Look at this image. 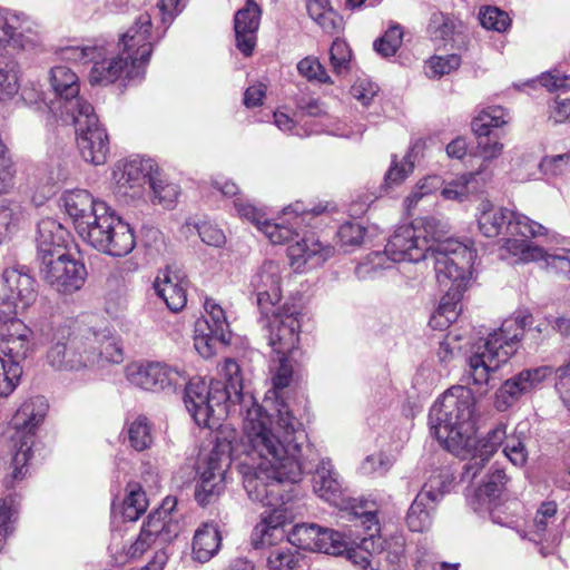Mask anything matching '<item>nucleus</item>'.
<instances>
[{
	"label": "nucleus",
	"mask_w": 570,
	"mask_h": 570,
	"mask_svg": "<svg viewBox=\"0 0 570 570\" xmlns=\"http://www.w3.org/2000/svg\"><path fill=\"white\" fill-rule=\"evenodd\" d=\"M220 373L224 380L207 384L193 379L185 386V406L196 424L218 428L213 449L198 462L195 501L205 508L218 500L226 471L235 459L249 499L278 507L285 502L282 484L295 483L309 471L302 460L307 442L304 426L283 401L277 402L274 422L253 395L244 392L236 361L227 358Z\"/></svg>",
	"instance_id": "1"
},
{
	"label": "nucleus",
	"mask_w": 570,
	"mask_h": 570,
	"mask_svg": "<svg viewBox=\"0 0 570 570\" xmlns=\"http://www.w3.org/2000/svg\"><path fill=\"white\" fill-rule=\"evenodd\" d=\"M234 206L242 218L256 225L273 244L294 242L287 247V255L292 265L297 268L307 263L313 266L323 264L334 253V247L321 243L313 232H305L299 237L298 232L294 230V228L309 222L311 218L324 213L325 207L316 206L307 210L299 203L288 206L284 209V216L293 215V217L292 220L287 219L286 225L284 222H269L262 209L243 198H236Z\"/></svg>",
	"instance_id": "2"
},
{
	"label": "nucleus",
	"mask_w": 570,
	"mask_h": 570,
	"mask_svg": "<svg viewBox=\"0 0 570 570\" xmlns=\"http://www.w3.org/2000/svg\"><path fill=\"white\" fill-rule=\"evenodd\" d=\"M472 243L456 239L444 240L436 249L435 274L441 286L446 288L430 320L434 328L444 330L454 323L461 311V299L471 278V268L476 257Z\"/></svg>",
	"instance_id": "3"
},
{
	"label": "nucleus",
	"mask_w": 570,
	"mask_h": 570,
	"mask_svg": "<svg viewBox=\"0 0 570 570\" xmlns=\"http://www.w3.org/2000/svg\"><path fill=\"white\" fill-rule=\"evenodd\" d=\"M474 405L472 390L455 385L446 390L430 409L431 434L455 455H461L471 445Z\"/></svg>",
	"instance_id": "4"
},
{
	"label": "nucleus",
	"mask_w": 570,
	"mask_h": 570,
	"mask_svg": "<svg viewBox=\"0 0 570 570\" xmlns=\"http://www.w3.org/2000/svg\"><path fill=\"white\" fill-rule=\"evenodd\" d=\"M531 324V315L505 320L499 330L490 333L485 340L475 345L468 358L466 383L479 386L480 394H487L488 387L494 386L491 384L492 373L515 353L525 327Z\"/></svg>",
	"instance_id": "5"
},
{
	"label": "nucleus",
	"mask_w": 570,
	"mask_h": 570,
	"mask_svg": "<svg viewBox=\"0 0 570 570\" xmlns=\"http://www.w3.org/2000/svg\"><path fill=\"white\" fill-rule=\"evenodd\" d=\"M36 328L51 343L47 352L48 364L58 371L78 372L90 368L88 342L85 330L75 334L68 320L60 315L38 320Z\"/></svg>",
	"instance_id": "6"
},
{
	"label": "nucleus",
	"mask_w": 570,
	"mask_h": 570,
	"mask_svg": "<svg viewBox=\"0 0 570 570\" xmlns=\"http://www.w3.org/2000/svg\"><path fill=\"white\" fill-rule=\"evenodd\" d=\"M48 403L43 396H35L24 401L14 413L11 424L14 432L11 435L14 454L11 461V473L4 479L8 488L21 481L28 473L27 463L31 456L35 433L43 421Z\"/></svg>",
	"instance_id": "7"
},
{
	"label": "nucleus",
	"mask_w": 570,
	"mask_h": 570,
	"mask_svg": "<svg viewBox=\"0 0 570 570\" xmlns=\"http://www.w3.org/2000/svg\"><path fill=\"white\" fill-rule=\"evenodd\" d=\"M101 217L80 237L95 249L114 257H124L136 246L134 232L111 207L99 206Z\"/></svg>",
	"instance_id": "8"
},
{
	"label": "nucleus",
	"mask_w": 570,
	"mask_h": 570,
	"mask_svg": "<svg viewBox=\"0 0 570 570\" xmlns=\"http://www.w3.org/2000/svg\"><path fill=\"white\" fill-rule=\"evenodd\" d=\"M480 232L485 237H497L503 233L511 236L537 237L547 228L528 216L503 207H495L485 200L480 204L478 217Z\"/></svg>",
	"instance_id": "9"
},
{
	"label": "nucleus",
	"mask_w": 570,
	"mask_h": 570,
	"mask_svg": "<svg viewBox=\"0 0 570 570\" xmlns=\"http://www.w3.org/2000/svg\"><path fill=\"white\" fill-rule=\"evenodd\" d=\"M153 18L149 12L140 13L134 23L120 36V55L129 62L130 78H144L154 50Z\"/></svg>",
	"instance_id": "10"
},
{
	"label": "nucleus",
	"mask_w": 570,
	"mask_h": 570,
	"mask_svg": "<svg viewBox=\"0 0 570 570\" xmlns=\"http://www.w3.org/2000/svg\"><path fill=\"white\" fill-rule=\"evenodd\" d=\"M175 504V500L167 499L159 509L148 515L136 540L125 550L129 559L141 557L154 546L168 544L178 535L180 527L171 515Z\"/></svg>",
	"instance_id": "11"
},
{
	"label": "nucleus",
	"mask_w": 570,
	"mask_h": 570,
	"mask_svg": "<svg viewBox=\"0 0 570 570\" xmlns=\"http://www.w3.org/2000/svg\"><path fill=\"white\" fill-rule=\"evenodd\" d=\"M76 128L77 144L82 158L94 165H102L109 154V138L91 105H82L79 114L67 118Z\"/></svg>",
	"instance_id": "12"
},
{
	"label": "nucleus",
	"mask_w": 570,
	"mask_h": 570,
	"mask_svg": "<svg viewBox=\"0 0 570 570\" xmlns=\"http://www.w3.org/2000/svg\"><path fill=\"white\" fill-rule=\"evenodd\" d=\"M442 243L431 244L421 228L414 225H402L394 230L387 240L384 255L395 263H419L432 259L435 264L436 249Z\"/></svg>",
	"instance_id": "13"
},
{
	"label": "nucleus",
	"mask_w": 570,
	"mask_h": 570,
	"mask_svg": "<svg viewBox=\"0 0 570 570\" xmlns=\"http://www.w3.org/2000/svg\"><path fill=\"white\" fill-rule=\"evenodd\" d=\"M206 316L195 325L194 346L205 358L213 356L218 345L230 343L232 331L225 311L213 298L204 304Z\"/></svg>",
	"instance_id": "14"
},
{
	"label": "nucleus",
	"mask_w": 570,
	"mask_h": 570,
	"mask_svg": "<svg viewBox=\"0 0 570 570\" xmlns=\"http://www.w3.org/2000/svg\"><path fill=\"white\" fill-rule=\"evenodd\" d=\"M301 312L294 305L273 307L266 325L268 345L276 354H294L299 341Z\"/></svg>",
	"instance_id": "15"
},
{
	"label": "nucleus",
	"mask_w": 570,
	"mask_h": 570,
	"mask_svg": "<svg viewBox=\"0 0 570 570\" xmlns=\"http://www.w3.org/2000/svg\"><path fill=\"white\" fill-rule=\"evenodd\" d=\"M126 377L130 384L151 392L175 390L186 383L184 372L159 362H134L127 365Z\"/></svg>",
	"instance_id": "16"
},
{
	"label": "nucleus",
	"mask_w": 570,
	"mask_h": 570,
	"mask_svg": "<svg viewBox=\"0 0 570 570\" xmlns=\"http://www.w3.org/2000/svg\"><path fill=\"white\" fill-rule=\"evenodd\" d=\"M42 277L55 291L71 294L83 285L87 271L85 265L68 254H59L41 263Z\"/></svg>",
	"instance_id": "17"
},
{
	"label": "nucleus",
	"mask_w": 570,
	"mask_h": 570,
	"mask_svg": "<svg viewBox=\"0 0 570 570\" xmlns=\"http://www.w3.org/2000/svg\"><path fill=\"white\" fill-rule=\"evenodd\" d=\"M552 368L549 366H539L534 368H527L507 380L495 392L494 407L504 412L513 406L522 395L532 392L538 387L549 375Z\"/></svg>",
	"instance_id": "18"
},
{
	"label": "nucleus",
	"mask_w": 570,
	"mask_h": 570,
	"mask_svg": "<svg viewBox=\"0 0 570 570\" xmlns=\"http://www.w3.org/2000/svg\"><path fill=\"white\" fill-rule=\"evenodd\" d=\"M1 284L0 299L14 312L27 308L37 298L36 279L26 266L4 269Z\"/></svg>",
	"instance_id": "19"
},
{
	"label": "nucleus",
	"mask_w": 570,
	"mask_h": 570,
	"mask_svg": "<svg viewBox=\"0 0 570 570\" xmlns=\"http://www.w3.org/2000/svg\"><path fill=\"white\" fill-rule=\"evenodd\" d=\"M50 83L58 98L55 107L61 117L79 114L82 105H90L79 96L80 85L77 73L67 66H56L50 70Z\"/></svg>",
	"instance_id": "20"
},
{
	"label": "nucleus",
	"mask_w": 570,
	"mask_h": 570,
	"mask_svg": "<svg viewBox=\"0 0 570 570\" xmlns=\"http://www.w3.org/2000/svg\"><path fill=\"white\" fill-rule=\"evenodd\" d=\"M61 202L79 237L95 224L96 217L102 216L99 206L109 207L107 203L95 199L86 189L67 190L62 194Z\"/></svg>",
	"instance_id": "21"
},
{
	"label": "nucleus",
	"mask_w": 570,
	"mask_h": 570,
	"mask_svg": "<svg viewBox=\"0 0 570 570\" xmlns=\"http://www.w3.org/2000/svg\"><path fill=\"white\" fill-rule=\"evenodd\" d=\"M504 248L512 255H519L524 262L543 261L546 268L570 278V249L559 248L553 252L534 246L525 239L508 238Z\"/></svg>",
	"instance_id": "22"
},
{
	"label": "nucleus",
	"mask_w": 570,
	"mask_h": 570,
	"mask_svg": "<svg viewBox=\"0 0 570 570\" xmlns=\"http://www.w3.org/2000/svg\"><path fill=\"white\" fill-rule=\"evenodd\" d=\"M281 267L273 261L264 262L250 279V286L263 316H268L281 301Z\"/></svg>",
	"instance_id": "23"
},
{
	"label": "nucleus",
	"mask_w": 570,
	"mask_h": 570,
	"mask_svg": "<svg viewBox=\"0 0 570 570\" xmlns=\"http://www.w3.org/2000/svg\"><path fill=\"white\" fill-rule=\"evenodd\" d=\"M157 174L154 160L135 157L127 159L114 173L118 189L124 195L140 196L142 187L150 185V178Z\"/></svg>",
	"instance_id": "24"
},
{
	"label": "nucleus",
	"mask_w": 570,
	"mask_h": 570,
	"mask_svg": "<svg viewBox=\"0 0 570 570\" xmlns=\"http://www.w3.org/2000/svg\"><path fill=\"white\" fill-rule=\"evenodd\" d=\"M262 9L255 0H246L245 6L234 16L236 48L249 57L256 46L257 31L261 23Z\"/></svg>",
	"instance_id": "25"
},
{
	"label": "nucleus",
	"mask_w": 570,
	"mask_h": 570,
	"mask_svg": "<svg viewBox=\"0 0 570 570\" xmlns=\"http://www.w3.org/2000/svg\"><path fill=\"white\" fill-rule=\"evenodd\" d=\"M154 288L171 312H180L186 306L185 276L178 269L167 266L164 271H160L154 281Z\"/></svg>",
	"instance_id": "26"
},
{
	"label": "nucleus",
	"mask_w": 570,
	"mask_h": 570,
	"mask_svg": "<svg viewBox=\"0 0 570 570\" xmlns=\"http://www.w3.org/2000/svg\"><path fill=\"white\" fill-rule=\"evenodd\" d=\"M85 338L88 342L89 356L92 357L90 367L122 362V348L109 330L85 328Z\"/></svg>",
	"instance_id": "27"
},
{
	"label": "nucleus",
	"mask_w": 570,
	"mask_h": 570,
	"mask_svg": "<svg viewBox=\"0 0 570 570\" xmlns=\"http://www.w3.org/2000/svg\"><path fill=\"white\" fill-rule=\"evenodd\" d=\"M68 230L56 219L45 218L39 222L37 230L38 258L46 262L50 258L65 254L68 240Z\"/></svg>",
	"instance_id": "28"
},
{
	"label": "nucleus",
	"mask_w": 570,
	"mask_h": 570,
	"mask_svg": "<svg viewBox=\"0 0 570 570\" xmlns=\"http://www.w3.org/2000/svg\"><path fill=\"white\" fill-rule=\"evenodd\" d=\"M220 547L222 534L218 525L214 522H205L194 533L191 558L197 562L206 563L218 553Z\"/></svg>",
	"instance_id": "29"
},
{
	"label": "nucleus",
	"mask_w": 570,
	"mask_h": 570,
	"mask_svg": "<svg viewBox=\"0 0 570 570\" xmlns=\"http://www.w3.org/2000/svg\"><path fill=\"white\" fill-rule=\"evenodd\" d=\"M315 493L331 504L338 505L341 499V484L333 471L330 460H321L313 476Z\"/></svg>",
	"instance_id": "30"
},
{
	"label": "nucleus",
	"mask_w": 570,
	"mask_h": 570,
	"mask_svg": "<svg viewBox=\"0 0 570 570\" xmlns=\"http://www.w3.org/2000/svg\"><path fill=\"white\" fill-rule=\"evenodd\" d=\"M130 62L119 53L111 59L96 61L90 70L89 79L92 85H109L125 75L129 80H141L142 78H130L128 75Z\"/></svg>",
	"instance_id": "31"
},
{
	"label": "nucleus",
	"mask_w": 570,
	"mask_h": 570,
	"mask_svg": "<svg viewBox=\"0 0 570 570\" xmlns=\"http://www.w3.org/2000/svg\"><path fill=\"white\" fill-rule=\"evenodd\" d=\"M453 481L454 475L449 468H439L425 481L417 497L436 504L450 491Z\"/></svg>",
	"instance_id": "32"
},
{
	"label": "nucleus",
	"mask_w": 570,
	"mask_h": 570,
	"mask_svg": "<svg viewBox=\"0 0 570 570\" xmlns=\"http://www.w3.org/2000/svg\"><path fill=\"white\" fill-rule=\"evenodd\" d=\"M508 476L503 469L494 466L487 474L483 484L475 491V497L481 503L492 505L500 499L505 489Z\"/></svg>",
	"instance_id": "33"
},
{
	"label": "nucleus",
	"mask_w": 570,
	"mask_h": 570,
	"mask_svg": "<svg viewBox=\"0 0 570 570\" xmlns=\"http://www.w3.org/2000/svg\"><path fill=\"white\" fill-rule=\"evenodd\" d=\"M19 507L20 501L16 494L0 499V552L4 549L8 538L16 531Z\"/></svg>",
	"instance_id": "34"
},
{
	"label": "nucleus",
	"mask_w": 570,
	"mask_h": 570,
	"mask_svg": "<svg viewBox=\"0 0 570 570\" xmlns=\"http://www.w3.org/2000/svg\"><path fill=\"white\" fill-rule=\"evenodd\" d=\"M436 504L425 501L416 495L413 503L411 504L407 515L406 524L413 532H423L428 530L432 524V512Z\"/></svg>",
	"instance_id": "35"
},
{
	"label": "nucleus",
	"mask_w": 570,
	"mask_h": 570,
	"mask_svg": "<svg viewBox=\"0 0 570 570\" xmlns=\"http://www.w3.org/2000/svg\"><path fill=\"white\" fill-rule=\"evenodd\" d=\"M384 542L381 537H375L374 533H370L368 537H364L356 551H353L350 554V558L353 559L354 563L361 566L362 569L367 570L374 569L372 564V559L374 557H380L384 552Z\"/></svg>",
	"instance_id": "36"
},
{
	"label": "nucleus",
	"mask_w": 570,
	"mask_h": 570,
	"mask_svg": "<svg viewBox=\"0 0 570 570\" xmlns=\"http://www.w3.org/2000/svg\"><path fill=\"white\" fill-rule=\"evenodd\" d=\"M24 218V209L19 203L8 200L0 205V233L3 240L20 228Z\"/></svg>",
	"instance_id": "37"
},
{
	"label": "nucleus",
	"mask_w": 570,
	"mask_h": 570,
	"mask_svg": "<svg viewBox=\"0 0 570 570\" xmlns=\"http://www.w3.org/2000/svg\"><path fill=\"white\" fill-rule=\"evenodd\" d=\"M127 495L122 502V518L125 521H136L146 512L148 500L141 487L137 483L127 485Z\"/></svg>",
	"instance_id": "38"
},
{
	"label": "nucleus",
	"mask_w": 570,
	"mask_h": 570,
	"mask_svg": "<svg viewBox=\"0 0 570 570\" xmlns=\"http://www.w3.org/2000/svg\"><path fill=\"white\" fill-rule=\"evenodd\" d=\"M508 122L507 112L502 107L493 106L482 110L471 124L475 135H491L492 128H500Z\"/></svg>",
	"instance_id": "39"
},
{
	"label": "nucleus",
	"mask_w": 570,
	"mask_h": 570,
	"mask_svg": "<svg viewBox=\"0 0 570 570\" xmlns=\"http://www.w3.org/2000/svg\"><path fill=\"white\" fill-rule=\"evenodd\" d=\"M158 173L150 178L149 188L153 193V203L163 206L164 208H171L179 195V188L176 184L168 183L158 177Z\"/></svg>",
	"instance_id": "40"
},
{
	"label": "nucleus",
	"mask_w": 570,
	"mask_h": 570,
	"mask_svg": "<svg viewBox=\"0 0 570 570\" xmlns=\"http://www.w3.org/2000/svg\"><path fill=\"white\" fill-rule=\"evenodd\" d=\"M20 28L19 18L16 14H11V19L8 26V39L3 40L1 46H10L13 49L19 50H31L39 45V37L37 33L29 32L26 35L23 31L17 32Z\"/></svg>",
	"instance_id": "41"
},
{
	"label": "nucleus",
	"mask_w": 570,
	"mask_h": 570,
	"mask_svg": "<svg viewBox=\"0 0 570 570\" xmlns=\"http://www.w3.org/2000/svg\"><path fill=\"white\" fill-rule=\"evenodd\" d=\"M18 66L0 58V100L12 98L19 90Z\"/></svg>",
	"instance_id": "42"
},
{
	"label": "nucleus",
	"mask_w": 570,
	"mask_h": 570,
	"mask_svg": "<svg viewBox=\"0 0 570 570\" xmlns=\"http://www.w3.org/2000/svg\"><path fill=\"white\" fill-rule=\"evenodd\" d=\"M302 556L292 548H277L269 552L267 564L271 570H298Z\"/></svg>",
	"instance_id": "43"
},
{
	"label": "nucleus",
	"mask_w": 570,
	"mask_h": 570,
	"mask_svg": "<svg viewBox=\"0 0 570 570\" xmlns=\"http://www.w3.org/2000/svg\"><path fill=\"white\" fill-rule=\"evenodd\" d=\"M22 375V366L0 357V397L9 396L18 386Z\"/></svg>",
	"instance_id": "44"
},
{
	"label": "nucleus",
	"mask_w": 570,
	"mask_h": 570,
	"mask_svg": "<svg viewBox=\"0 0 570 570\" xmlns=\"http://www.w3.org/2000/svg\"><path fill=\"white\" fill-rule=\"evenodd\" d=\"M130 445L136 451H144L153 443L151 428L145 416H138L128 429Z\"/></svg>",
	"instance_id": "45"
},
{
	"label": "nucleus",
	"mask_w": 570,
	"mask_h": 570,
	"mask_svg": "<svg viewBox=\"0 0 570 570\" xmlns=\"http://www.w3.org/2000/svg\"><path fill=\"white\" fill-rule=\"evenodd\" d=\"M320 527L311 523L296 524L289 533V541L299 549L315 551Z\"/></svg>",
	"instance_id": "46"
},
{
	"label": "nucleus",
	"mask_w": 570,
	"mask_h": 570,
	"mask_svg": "<svg viewBox=\"0 0 570 570\" xmlns=\"http://www.w3.org/2000/svg\"><path fill=\"white\" fill-rule=\"evenodd\" d=\"M403 41L401 26L390 27L385 33L373 43L374 50L382 57L387 58L396 53Z\"/></svg>",
	"instance_id": "47"
},
{
	"label": "nucleus",
	"mask_w": 570,
	"mask_h": 570,
	"mask_svg": "<svg viewBox=\"0 0 570 570\" xmlns=\"http://www.w3.org/2000/svg\"><path fill=\"white\" fill-rule=\"evenodd\" d=\"M479 20L483 28L497 32H504L511 26L509 14L497 7H485L484 9H481L479 12Z\"/></svg>",
	"instance_id": "48"
},
{
	"label": "nucleus",
	"mask_w": 570,
	"mask_h": 570,
	"mask_svg": "<svg viewBox=\"0 0 570 570\" xmlns=\"http://www.w3.org/2000/svg\"><path fill=\"white\" fill-rule=\"evenodd\" d=\"M0 351L3 354L2 360L21 364L33 351L31 338L10 342V340H0Z\"/></svg>",
	"instance_id": "49"
},
{
	"label": "nucleus",
	"mask_w": 570,
	"mask_h": 570,
	"mask_svg": "<svg viewBox=\"0 0 570 570\" xmlns=\"http://www.w3.org/2000/svg\"><path fill=\"white\" fill-rule=\"evenodd\" d=\"M517 426L513 435L508 436L503 452L505 456L515 465L522 466L528 460V451L523 442L524 432Z\"/></svg>",
	"instance_id": "50"
},
{
	"label": "nucleus",
	"mask_w": 570,
	"mask_h": 570,
	"mask_svg": "<svg viewBox=\"0 0 570 570\" xmlns=\"http://www.w3.org/2000/svg\"><path fill=\"white\" fill-rule=\"evenodd\" d=\"M504 440H508L507 425L499 423L480 440L478 451L482 456L490 458L503 444Z\"/></svg>",
	"instance_id": "51"
},
{
	"label": "nucleus",
	"mask_w": 570,
	"mask_h": 570,
	"mask_svg": "<svg viewBox=\"0 0 570 570\" xmlns=\"http://www.w3.org/2000/svg\"><path fill=\"white\" fill-rule=\"evenodd\" d=\"M344 549L342 534L327 528H321L317 535V547L315 551L327 554H341Z\"/></svg>",
	"instance_id": "52"
},
{
	"label": "nucleus",
	"mask_w": 570,
	"mask_h": 570,
	"mask_svg": "<svg viewBox=\"0 0 570 570\" xmlns=\"http://www.w3.org/2000/svg\"><path fill=\"white\" fill-rule=\"evenodd\" d=\"M351 56L352 52L348 45L342 39H335L330 49V60L333 71L337 75L346 71L350 66Z\"/></svg>",
	"instance_id": "53"
},
{
	"label": "nucleus",
	"mask_w": 570,
	"mask_h": 570,
	"mask_svg": "<svg viewBox=\"0 0 570 570\" xmlns=\"http://www.w3.org/2000/svg\"><path fill=\"white\" fill-rule=\"evenodd\" d=\"M460 65L461 57L454 53L444 57H433L428 61L426 75L432 78H440L458 69Z\"/></svg>",
	"instance_id": "54"
},
{
	"label": "nucleus",
	"mask_w": 570,
	"mask_h": 570,
	"mask_svg": "<svg viewBox=\"0 0 570 570\" xmlns=\"http://www.w3.org/2000/svg\"><path fill=\"white\" fill-rule=\"evenodd\" d=\"M297 70L307 80H316L322 83L332 82L326 69L316 58L306 57L302 59L297 63Z\"/></svg>",
	"instance_id": "55"
},
{
	"label": "nucleus",
	"mask_w": 570,
	"mask_h": 570,
	"mask_svg": "<svg viewBox=\"0 0 570 570\" xmlns=\"http://www.w3.org/2000/svg\"><path fill=\"white\" fill-rule=\"evenodd\" d=\"M479 175H481V173H479V171L470 173L469 175H464L456 180L448 183L441 190L442 196L445 199L462 202L470 193V190H469L470 181Z\"/></svg>",
	"instance_id": "56"
},
{
	"label": "nucleus",
	"mask_w": 570,
	"mask_h": 570,
	"mask_svg": "<svg viewBox=\"0 0 570 570\" xmlns=\"http://www.w3.org/2000/svg\"><path fill=\"white\" fill-rule=\"evenodd\" d=\"M475 136L478 138L476 155L483 160V163L491 161L501 155L503 144L492 135Z\"/></svg>",
	"instance_id": "57"
},
{
	"label": "nucleus",
	"mask_w": 570,
	"mask_h": 570,
	"mask_svg": "<svg viewBox=\"0 0 570 570\" xmlns=\"http://www.w3.org/2000/svg\"><path fill=\"white\" fill-rule=\"evenodd\" d=\"M540 169L549 176H561L570 173V153L544 157L540 161Z\"/></svg>",
	"instance_id": "58"
},
{
	"label": "nucleus",
	"mask_w": 570,
	"mask_h": 570,
	"mask_svg": "<svg viewBox=\"0 0 570 570\" xmlns=\"http://www.w3.org/2000/svg\"><path fill=\"white\" fill-rule=\"evenodd\" d=\"M365 228L358 223H345L337 230V237L343 247H353L362 244Z\"/></svg>",
	"instance_id": "59"
},
{
	"label": "nucleus",
	"mask_w": 570,
	"mask_h": 570,
	"mask_svg": "<svg viewBox=\"0 0 570 570\" xmlns=\"http://www.w3.org/2000/svg\"><path fill=\"white\" fill-rule=\"evenodd\" d=\"M557 503L553 501L543 502L537 511L533 520L534 534L542 538V534L547 531L548 525L553 523L556 520Z\"/></svg>",
	"instance_id": "60"
},
{
	"label": "nucleus",
	"mask_w": 570,
	"mask_h": 570,
	"mask_svg": "<svg viewBox=\"0 0 570 570\" xmlns=\"http://www.w3.org/2000/svg\"><path fill=\"white\" fill-rule=\"evenodd\" d=\"M0 340H10V342L23 341L32 337V330L21 320L11 318L6 322L0 332Z\"/></svg>",
	"instance_id": "61"
},
{
	"label": "nucleus",
	"mask_w": 570,
	"mask_h": 570,
	"mask_svg": "<svg viewBox=\"0 0 570 570\" xmlns=\"http://www.w3.org/2000/svg\"><path fill=\"white\" fill-rule=\"evenodd\" d=\"M413 167L414 164L412 160V151L407 153L403 157V161L401 164H399L394 157L390 169L385 174L386 184L393 185L402 183L407 177V175L412 173Z\"/></svg>",
	"instance_id": "62"
},
{
	"label": "nucleus",
	"mask_w": 570,
	"mask_h": 570,
	"mask_svg": "<svg viewBox=\"0 0 570 570\" xmlns=\"http://www.w3.org/2000/svg\"><path fill=\"white\" fill-rule=\"evenodd\" d=\"M348 514L351 520L355 522V525H361L370 533L379 531V521L374 511L365 510L363 505H352Z\"/></svg>",
	"instance_id": "63"
},
{
	"label": "nucleus",
	"mask_w": 570,
	"mask_h": 570,
	"mask_svg": "<svg viewBox=\"0 0 570 570\" xmlns=\"http://www.w3.org/2000/svg\"><path fill=\"white\" fill-rule=\"evenodd\" d=\"M197 230L200 239L209 246L220 247L226 242L224 232L213 223L204 222L197 226Z\"/></svg>",
	"instance_id": "64"
}]
</instances>
